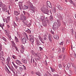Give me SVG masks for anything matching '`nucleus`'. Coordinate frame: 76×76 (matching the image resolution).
Returning <instances> with one entry per match:
<instances>
[{
  "mask_svg": "<svg viewBox=\"0 0 76 76\" xmlns=\"http://www.w3.org/2000/svg\"><path fill=\"white\" fill-rule=\"evenodd\" d=\"M22 62L24 63V64H26L27 63V60L25 58H23L21 59V60Z\"/></svg>",
  "mask_w": 76,
  "mask_h": 76,
  "instance_id": "nucleus-6",
  "label": "nucleus"
},
{
  "mask_svg": "<svg viewBox=\"0 0 76 76\" xmlns=\"http://www.w3.org/2000/svg\"><path fill=\"white\" fill-rule=\"evenodd\" d=\"M5 31H6V32H5V34L6 35H7H7L9 34H7V31L6 30H5Z\"/></svg>",
  "mask_w": 76,
  "mask_h": 76,
  "instance_id": "nucleus-57",
  "label": "nucleus"
},
{
  "mask_svg": "<svg viewBox=\"0 0 76 76\" xmlns=\"http://www.w3.org/2000/svg\"><path fill=\"white\" fill-rule=\"evenodd\" d=\"M47 4L48 5V6L49 7H50V8H52V6H51L50 2L49 1H47Z\"/></svg>",
  "mask_w": 76,
  "mask_h": 76,
  "instance_id": "nucleus-9",
  "label": "nucleus"
},
{
  "mask_svg": "<svg viewBox=\"0 0 76 76\" xmlns=\"http://www.w3.org/2000/svg\"><path fill=\"white\" fill-rule=\"evenodd\" d=\"M12 64L14 66V67H15V69H18V66H17L16 65H15V63H14V62H13V61L12 62Z\"/></svg>",
  "mask_w": 76,
  "mask_h": 76,
  "instance_id": "nucleus-16",
  "label": "nucleus"
},
{
  "mask_svg": "<svg viewBox=\"0 0 76 76\" xmlns=\"http://www.w3.org/2000/svg\"><path fill=\"white\" fill-rule=\"evenodd\" d=\"M2 39H3V40L5 41H6V39L5 38H4V37H2Z\"/></svg>",
  "mask_w": 76,
  "mask_h": 76,
  "instance_id": "nucleus-47",
  "label": "nucleus"
},
{
  "mask_svg": "<svg viewBox=\"0 0 76 76\" xmlns=\"http://www.w3.org/2000/svg\"><path fill=\"white\" fill-rule=\"evenodd\" d=\"M38 38H39V40H40V41H41L42 40V38H41V37L40 36H38Z\"/></svg>",
  "mask_w": 76,
  "mask_h": 76,
  "instance_id": "nucleus-33",
  "label": "nucleus"
},
{
  "mask_svg": "<svg viewBox=\"0 0 76 76\" xmlns=\"http://www.w3.org/2000/svg\"><path fill=\"white\" fill-rule=\"evenodd\" d=\"M29 39H33L34 38V36L31 35H29Z\"/></svg>",
  "mask_w": 76,
  "mask_h": 76,
  "instance_id": "nucleus-26",
  "label": "nucleus"
},
{
  "mask_svg": "<svg viewBox=\"0 0 76 76\" xmlns=\"http://www.w3.org/2000/svg\"><path fill=\"white\" fill-rule=\"evenodd\" d=\"M53 10L55 13H56V8H53Z\"/></svg>",
  "mask_w": 76,
  "mask_h": 76,
  "instance_id": "nucleus-49",
  "label": "nucleus"
},
{
  "mask_svg": "<svg viewBox=\"0 0 76 76\" xmlns=\"http://www.w3.org/2000/svg\"><path fill=\"white\" fill-rule=\"evenodd\" d=\"M39 49H40V51H41L42 50V48H41V47H39Z\"/></svg>",
  "mask_w": 76,
  "mask_h": 76,
  "instance_id": "nucleus-56",
  "label": "nucleus"
},
{
  "mask_svg": "<svg viewBox=\"0 0 76 76\" xmlns=\"http://www.w3.org/2000/svg\"><path fill=\"white\" fill-rule=\"evenodd\" d=\"M1 55V56H3V52L2 51L1 52V53H0V56Z\"/></svg>",
  "mask_w": 76,
  "mask_h": 76,
  "instance_id": "nucleus-53",
  "label": "nucleus"
},
{
  "mask_svg": "<svg viewBox=\"0 0 76 76\" xmlns=\"http://www.w3.org/2000/svg\"><path fill=\"white\" fill-rule=\"evenodd\" d=\"M19 14H20V12H19V11H14V15L16 16H18L19 15Z\"/></svg>",
  "mask_w": 76,
  "mask_h": 76,
  "instance_id": "nucleus-10",
  "label": "nucleus"
},
{
  "mask_svg": "<svg viewBox=\"0 0 76 76\" xmlns=\"http://www.w3.org/2000/svg\"><path fill=\"white\" fill-rule=\"evenodd\" d=\"M63 66H64V67H65L66 66L65 65V64H64V63H63Z\"/></svg>",
  "mask_w": 76,
  "mask_h": 76,
  "instance_id": "nucleus-63",
  "label": "nucleus"
},
{
  "mask_svg": "<svg viewBox=\"0 0 76 76\" xmlns=\"http://www.w3.org/2000/svg\"><path fill=\"white\" fill-rule=\"evenodd\" d=\"M28 4L29 6H30V7H31L32 6H33L32 4L31 3V2H29Z\"/></svg>",
  "mask_w": 76,
  "mask_h": 76,
  "instance_id": "nucleus-35",
  "label": "nucleus"
},
{
  "mask_svg": "<svg viewBox=\"0 0 76 76\" xmlns=\"http://www.w3.org/2000/svg\"><path fill=\"white\" fill-rule=\"evenodd\" d=\"M58 66L60 69H61V68L62 67V65H61V64H59L58 65Z\"/></svg>",
  "mask_w": 76,
  "mask_h": 76,
  "instance_id": "nucleus-43",
  "label": "nucleus"
},
{
  "mask_svg": "<svg viewBox=\"0 0 76 76\" xmlns=\"http://www.w3.org/2000/svg\"><path fill=\"white\" fill-rule=\"evenodd\" d=\"M35 74L36 75H38V76H42V75H41V73H40L39 71H38V72H36L35 73Z\"/></svg>",
  "mask_w": 76,
  "mask_h": 76,
  "instance_id": "nucleus-14",
  "label": "nucleus"
},
{
  "mask_svg": "<svg viewBox=\"0 0 76 76\" xmlns=\"http://www.w3.org/2000/svg\"><path fill=\"white\" fill-rule=\"evenodd\" d=\"M2 50V45H1V44H0V51H1Z\"/></svg>",
  "mask_w": 76,
  "mask_h": 76,
  "instance_id": "nucleus-38",
  "label": "nucleus"
},
{
  "mask_svg": "<svg viewBox=\"0 0 76 76\" xmlns=\"http://www.w3.org/2000/svg\"><path fill=\"white\" fill-rule=\"evenodd\" d=\"M15 48L16 50V51H19V50H18V48L17 47H15Z\"/></svg>",
  "mask_w": 76,
  "mask_h": 76,
  "instance_id": "nucleus-55",
  "label": "nucleus"
},
{
  "mask_svg": "<svg viewBox=\"0 0 76 76\" xmlns=\"http://www.w3.org/2000/svg\"><path fill=\"white\" fill-rule=\"evenodd\" d=\"M25 31L28 32V33H30L31 30L28 28H27V30H25Z\"/></svg>",
  "mask_w": 76,
  "mask_h": 76,
  "instance_id": "nucleus-27",
  "label": "nucleus"
},
{
  "mask_svg": "<svg viewBox=\"0 0 76 76\" xmlns=\"http://www.w3.org/2000/svg\"><path fill=\"white\" fill-rule=\"evenodd\" d=\"M23 8L24 10H26L28 9V7L27 6H26V5H24V6L23 7Z\"/></svg>",
  "mask_w": 76,
  "mask_h": 76,
  "instance_id": "nucleus-20",
  "label": "nucleus"
},
{
  "mask_svg": "<svg viewBox=\"0 0 76 76\" xmlns=\"http://www.w3.org/2000/svg\"><path fill=\"white\" fill-rule=\"evenodd\" d=\"M15 41L16 42H19V39H18L17 38V37L15 36Z\"/></svg>",
  "mask_w": 76,
  "mask_h": 76,
  "instance_id": "nucleus-15",
  "label": "nucleus"
},
{
  "mask_svg": "<svg viewBox=\"0 0 76 76\" xmlns=\"http://www.w3.org/2000/svg\"><path fill=\"white\" fill-rule=\"evenodd\" d=\"M53 16H52L51 15L49 17V20H50L52 21V20H53Z\"/></svg>",
  "mask_w": 76,
  "mask_h": 76,
  "instance_id": "nucleus-28",
  "label": "nucleus"
},
{
  "mask_svg": "<svg viewBox=\"0 0 76 76\" xmlns=\"http://www.w3.org/2000/svg\"><path fill=\"white\" fill-rule=\"evenodd\" d=\"M62 52L64 53V50H65V48L64 47H63L62 48Z\"/></svg>",
  "mask_w": 76,
  "mask_h": 76,
  "instance_id": "nucleus-48",
  "label": "nucleus"
},
{
  "mask_svg": "<svg viewBox=\"0 0 76 76\" xmlns=\"http://www.w3.org/2000/svg\"><path fill=\"white\" fill-rule=\"evenodd\" d=\"M7 36L9 38V40L10 41H11L12 40V37H11V36H10L9 34H7Z\"/></svg>",
  "mask_w": 76,
  "mask_h": 76,
  "instance_id": "nucleus-25",
  "label": "nucleus"
},
{
  "mask_svg": "<svg viewBox=\"0 0 76 76\" xmlns=\"http://www.w3.org/2000/svg\"><path fill=\"white\" fill-rule=\"evenodd\" d=\"M22 22L23 25L24 26L27 25V24L28 23V21L26 20L25 21H22Z\"/></svg>",
  "mask_w": 76,
  "mask_h": 76,
  "instance_id": "nucleus-5",
  "label": "nucleus"
},
{
  "mask_svg": "<svg viewBox=\"0 0 76 76\" xmlns=\"http://www.w3.org/2000/svg\"><path fill=\"white\" fill-rule=\"evenodd\" d=\"M31 74H32V75H34V72L33 71H32L31 72Z\"/></svg>",
  "mask_w": 76,
  "mask_h": 76,
  "instance_id": "nucleus-61",
  "label": "nucleus"
},
{
  "mask_svg": "<svg viewBox=\"0 0 76 76\" xmlns=\"http://www.w3.org/2000/svg\"><path fill=\"white\" fill-rule=\"evenodd\" d=\"M70 66H71V64H70V63H68L67 64V66L66 67L67 69H69V67H70Z\"/></svg>",
  "mask_w": 76,
  "mask_h": 76,
  "instance_id": "nucleus-17",
  "label": "nucleus"
},
{
  "mask_svg": "<svg viewBox=\"0 0 76 76\" xmlns=\"http://www.w3.org/2000/svg\"><path fill=\"white\" fill-rule=\"evenodd\" d=\"M45 19H46V20L47 21V22H48V18L47 17L45 18Z\"/></svg>",
  "mask_w": 76,
  "mask_h": 76,
  "instance_id": "nucleus-59",
  "label": "nucleus"
},
{
  "mask_svg": "<svg viewBox=\"0 0 76 76\" xmlns=\"http://www.w3.org/2000/svg\"><path fill=\"white\" fill-rule=\"evenodd\" d=\"M58 7L60 10H61V11H62L63 10V8H62L60 5H58Z\"/></svg>",
  "mask_w": 76,
  "mask_h": 76,
  "instance_id": "nucleus-19",
  "label": "nucleus"
},
{
  "mask_svg": "<svg viewBox=\"0 0 76 76\" xmlns=\"http://www.w3.org/2000/svg\"><path fill=\"white\" fill-rule=\"evenodd\" d=\"M48 7L47 6H44L43 7H42L41 8V10L45 14L47 15H50V12L48 10Z\"/></svg>",
  "mask_w": 76,
  "mask_h": 76,
  "instance_id": "nucleus-1",
  "label": "nucleus"
},
{
  "mask_svg": "<svg viewBox=\"0 0 76 76\" xmlns=\"http://www.w3.org/2000/svg\"><path fill=\"white\" fill-rule=\"evenodd\" d=\"M53 76H60L58 75H53Z\"/></svg>",
  "mask_w": 76,
  "mask_h": 76,
  "instance_id": "nucleus-64",
  "label": "nucleus"
},
{
  "mask_svg": "<svg viewBox=\"0 0 76 76\" xmlns=\"http://www.w3.org/2000/svg\"><path fill=\"white\" fill-rule=\"evenodd\" d=\"M15 19L16 20V21H18L19 20V17H16Z\"/></svg>",
  "mask_w": 76,
  "mask_h": 76,
  "instance_id": "nucleus-42",
  "label": "nucleus"
},
{
  "mask_svg": "<svg viewBox=\"0 0 76 76\" xmlns=\"http://www.w3.org/2000/svg\"><path fill=\"white\" fill-rule=\"evenodd\" d=\"M35 60L36 61H37V60H38V61H39V59L38 58H35Z\"/></svg>",
  "mask_w": 76,
  "mask_h": 76,
  "instance_id": "nucleus-58",
  "label": "nucleus"
},
{
  "mask_svg": "<svg viewBox=\"0 0 76 76\" xmlns=\"http://www.w3.org/2000/svg\"><path fill=\"white\" fill-rule=\"evenodd\" d=\"M31 24L30 23H29L28 24H27V26H28V27H30L31 26Z\"/></svg>",
  "mask_w": 76,
  "mask_h": 76,
  "instance_id": "nucleus-39",
  "label": "nucleus"
},
{
  "mask_svg": "<svg viewBox=\"0 0 76 76\" xmlns=\"http://www.w3.org/2000/svg\"><path fill=\"white\" fill-rule=\"evenodd\" d=\"M12 57L13 58H14V59H16L17 57H16V56H15V55H13L12 56Z\"/></svg>",
  "mask_w": 76,
  "mask_h": 76,
  "instance_id": "nucleus-34",
  "label": "nucleus"
},
{
  "mask_svg": "<svg viewBox=\"0 0 76 76\" xmlns=\"http://www.w3.org/2000/svg\"><path fill=\"white\" fill-rule=\"evenodd\" d=\"M19 69L20 70V71H23V68L20 67H19Z\"/></svg>",
  "mask_w": 76,
  "mask_h": 76,
  "instance_id": "nucleus-31",
  "label": "nucleus"
},
{
  "mask_svg": "<svg viewBox=\"0 0 76 76\" xmlns=\"http://www.w3.org/2000/svg\"><path fill=\"white\" fill-rule=\"evenodd\" d=\"M69 73H70V74H72V71H73V69H72V68H71L70 69H69Z\"/></svg>",
  "mask_w": 76,
  "mask_h": 76,
  "instance_id": "nucleus-30",
  "label": "nucleus"
},
{
  "mask_svg": "<svg viewBox=\"0 0 76 76\" xmlns=\"http://www.w3.org/2000/svg\"><path fill=\"white\" fill-rule=\"evenodd\" d=\"M9 68L10 70L13 73H14V75H15V69H14L13 66H9Z\"/></svg>",
  "mask_w": 76,
  "mask_h": 76,
  "instance_id": "nucleus-4",
  "label": "nucleus"
},
{
  "mask_svg": "<svg viewBox=\"0 0 76 76\" xmlns=\"http://www.w3.org/2000/svg\"><path fill=\"white\" fill-rule=\"evenodd\" d=\"M23 52H24V49L21 50H20V53H21V54L23 53Z\"/></svg>",
  "mask_w": 76,
  "mask_h": 76,
  "instance_id": "nucleus-41",
  "label": "nucleus"
},
{
  "mask_svg": "<svg viewBox=\"0 0 76 76\" xmlns=\"http://www.w3.org/2000/svg\"><path fill=\"white\" fill-rule=\"evenodd\" d=\"M16 61L18 62L20 64H22V63H21V62L18 60H17Z\"/></svg>",
  "mask_w": 76,
  "mask_h": 76,
  "instance_id": "nucleus-29",
  "label": "nucleus"
},
{
  "mask_svg": "<svg viewBox=\"0 0 76 76\" xmlns=\"http://www.w3.org/2000/svg\"><path fill=\"white\" fill-rule=\"evenodd\" d=\"M2 19L4 22H6V19L5 18H4L3 17H2Z\"/></svg>",
  "mask_w": 76,
  "mask_h": 76,
  "instance_id": "nucleus-54",
  "label": "nucleus"
},
{
  "mask_svg": "<svg viewBox=\"0 0 76 76\" xmlns=\"http://www.w3.org/2000/svg\"><path fill=\"white\" fill-rule=\"evenodd\" d=\"M29 41L32 44H33V43H34V38L29 39Z\"/></svg>",
  "mask_w": 76,
  "mask_h": 76,
  "instance_id": "nucleus-21",
  "label": "nucleus"
},
{
  "mask_svg": "<svg viewBox=\"0 0 76 76\" xmlns=\"http://www.w3.org/2000/svg\"><path fill=\"white\" fill-rule=\"evenodd\" d=\"M40 19L42 21H43L45 19V16H41Z\"/></svg>",
  "mask_w": 76,
  "mask_h": 76,
  "instance_id": "nucleus-13",
  "label": "nucleus"
},
{
  "mask_svg": "<svg viewBox=\"0 0 76 76\" xmlns=\"http://www.w3.org/2000/svg\"><path fill=\"white\" fill-rule=\"evenodd\" d=\"M53 37L54 39L56 40H58V36L57 35H55L53 36Z\"/></svg>",
  "mask_w": 76,
  "mask_h": 76,
  "instance_id": "nucleus-11",
  "label": "nucleus"
},
{
  "mask_svg": "<svg viewBox=\"0 0 76 76\" xmlns=\"http://www.w3.org/2000/svg\"><path fill=\"white\" fill-rule=\"evenodd\" d=\"M7 12L8 14V15H10V13H9V10H8L7 11Z\"/></svg>",
  "mask_w": 76,
  "mask_h": 76,
  "instance_id": "nucleus-62",
  "label": "nucleus"
},
{
  "mask_svg": "<svg viewBox=\"0 0 76 76\" xmlns=\"http://www.w3.org/2000/svg\"><path fill=\"white\" fill-rule=\"evenodd\" d=\"M23 44H25L26 42V39L25 38H23L21 41Z\"/></svg>",
  "mask_w": 76,
  "mask_h": 76,
  "instance_id": "nucleus-7",
  "label": "nucleus"
},
{
  "mask_svg": "<svg viewBox=\"0 0 76 76\" xmlns=\"http://www.w3.org/2000/svg\"><path fill=\"white\" fill-rule=\"evenodd\" d=\"M27 19V18L25 16H23L22 17H21L20 18V20H26Z\"/></svg>",
  "mask_w": 76,
  "mask_h": 76,
  "instance_id": "nucleus-8",
  "label": "nucleus"
},
{
  "mask_svg": "<svg viewBox=\"0 0 76 76\" xmlns=\"http://www.w3.org/2000/svg\"><path fill=\"white\" fill-rule=\"evenodd\" d=\"M43 25L44 26H47V24L45 23H43Z\"/></svg>",
  "mask_w": 76,
  "mask_h": 76,
  "instance_id": "nucleus-44",
  "label": "nucleus"
},
{
  "mask_svg": "<svg viewBox=\"0 0 76 76\" xmlns=\"http://www.w3.org/2000/svg\"><path fill=\"white\" fill-rule=\"evenodd\" d=\"M47 38H46V37H45L44 38V40H45V41H46V40H47Z\"/></svg>",
  "mask_w": 76,
  "mask_h": 76,
  "instance_id": "nucleus-60",
  "label": "nucleus"
},
{
  "mask_svg": "<svg viewBox=\"0 0 76 76\" xmlns=\"http://www.w3.org/2000/svg\"><path fill=\"white\" fill-rule=\"evenodd\" d=\"M48 38H49V39L50 41V42H52V39H51V38H52L51 36L49 35Z\"/></svg>",
  "mask_w": 76,
  "mask_h": 76,
  "instance_id": "nucleus-18",
  "label": "nucleus"
},
{
  "mask_svg": "<svg viewBox=\"0 0 76 76\" xmlns=\"http://www.w3.org/2000/svg\"><path fill=\"white\" fill-rule=\"evenodd\" d=\"M50 32H51L52 34H53V35L54 34H55L54 33V31H53L51 30Z\"/></svg>",
  "mask_w": 76,
  "mask_h": 76,
  "instance_id": "nucleus-51",
  "label": "nucleus"
},
{
  "mask_svg": "<svg viewBox=\"0 0 76 76\" xmlns=\"http://www.w3.org/2000/svg\"><path fill=\"white\" fill-rule=\"evenodd\" d=\"M37 45H41V43L39 42V41L37 40Z\"/></svg>",
  "mask_w": 76,
  "mask_h": 76,
  "instance_id": "nucleus-23",
  "label": "nucleus"
},
{
  "mask_svg": "<svg viewBox=\"0 0 76 76\" xmlns=\"http://www.w3.org/2000/svg\"><path fill=\"white\" fill-rule=\"evenodd\" d=\"M0 60H2V61H4V57H3L2 56H1L0 57Z\"/></svg>",
  "mask_w": 76,
  "mask_h": 76,
  "instance_id": "nucleus-24",
  "label": "nucleus"
},
{
  "mask_svg": "<svg viewBox=\"0 0 76 76\" xmlns=\"http://www.w3.org/2000/svg\"><path fill=\"white\" fill-rule=\"evenodd\" d=\"M21 48H22V49H23V50L25 49V47H24V46H23V45H21Z\"/></svg>",
  "mask_w": 76,
  "mask_h": 76,
  "instance_id": "nucleus-37",
  "label": "nucleus"
},
{
  "mask_svg": "<svg viewBox=\"0 0 76 76\" xmlns=\"http://www.w3.org/2000/svg\"><path fill=\"white\" fill-rule=\"evenodd\" d=\"M3 3L1 2V1H0V7H1L2 6Z\"/></svg>",
  "mask_w": 76,
  "mask_h": 76,
  "instance_id": "nucleus-40",
  "label": "nucleus"
},
{
  "mask_svg": "<svg viewBox=\"0 0 76 76\" xmlns=\"http://www.w3.org/2000/svg\"><path fill=\"white\" fill-rule=\"evenodd\" d=\"M12 45H13V46H15V43L13 41H11Z\"/></svg>",
  "mask_w": 76,
  "mask_h": 76,
  "instance_id": "nucleus-32",
  "label": "nucleus"
},
{
  "mask_svg": "<svg viewBox=\"0 0 76 76\" xmlns=\"http://www.w3.org/2000/svg\"><path fill=\"white\" fill-rule=\"evenodd\" d=\"M71 32H72V34H73V33H74V31L73 30V29H72L71 30Z\"/></svg>",
  "mask_w": 76,
  "mask_h": 76,
  "instance_id": "nucleus-50",
  "label": "nucleus"
},
{
  "mask_svg": "<svg viewBox=\"0 0 76 76\" xmlns=\"http://www.w3.org/2000/svg\"><path fill=\"white\" fill-rule=\"evenodd\" d=\"M50 68L51 69V71L52 72H56V70L54 68H52L51 67H50Z\"/></svg>",
  "mask_w": 76,
  "mask_h": 76,
  "instance_id": "nucleus-22",
  "label": "nucleus"
},
{
  "mask_svg": "<svg viewBox=\"0 0 76 76\" xmlns=\"http://www.w3.org/2000/svg\"><path fill=\"white\" fill-rule=\"evenodd\" d=\"M23 69L24 70H26V66H24V65H23Z\"/></svg>",
  "mask_w": 76,
  "mask_h": 76,
  "instance_id": "nucleus-45",
  "label": "nucleus"
},
{
  "mask_svg": "<svg viewBox=\"0 0 76 76\" xmlns=\"http://www.w3.org/2000/svg\"><path fill=\"white\" fill-rule=\"evenodd\" d=\"M69 1L71 4H72L73 2V1H72V0H69Z\"/></svg>",
  "mask_w": 76,
  "mask_h": 76,
  "instance_id": "nucleus-46",
  "label": "nucleus"
},
{
  "mask_svg": "<svg viewBox=\"0 0 76 76\" xmlns=\"http://www.w3.org/2000/svg\"><path fill=\"white\" fill-rule=\"evenodd\" d=\"M72 4L75 6V7H76V4L75 3L73 2V3Z\"/></svg>",
  "mask_w": 76,
  "mask_h": 76,
  "instance_id": "nucleus-52",
  "label": "nucleus"
},
{
  "mask_svg": "<svg viewBox=\"0 0 76 76\" xmlns=\"http://www.w3.org/2000/svg\"><path fill=\"white\" fill-rule=\"evenodd\" d=\"M10 57H8L7 58V64H9V62H10Z\"/></svg>",
  "mask_w": 76,
  "mask_h": 76,
  "instance_id": "nucleus-12",
  "label": "nucleus"
},
{
  "mask_svg": "<svg viewBox=\"0 0 76 76\" xmlns=\"http://www.w3.org/2000/svg\"><path fill=\"white\" fill-rule=\"evenodd\" d=\"M63 41H62L60 43H59V45H63Z\"/></svg>",
  "mask_w": 76,
  "mask_h": 76,
  "instance_id": "nucleus-36",
  "label": "nucleus"
},
{
  "mask_svg": "<svg viewBox=\"0 0 76 76\" xmlns=\"http://www.w3.org/2000/svg\"><path fill=\"white\" fill-rule=\"evenodd\" d=\"M61 25V23L60 22H55L54 23L53 29L54 30H57V29L60 27Z\"/></svg>",
  "mask_w": 76,
  "mask_h": 76,
  "instance_id": "nucleus-2",
  "label": "nucleus"
},
{
  "mask_svg": "<svg viewBox=\"0 0 76 76\" xmlns=\"http://www.w3.org/2000/svg\"><path fill=\"white\" fill-rule=\"evenodd\" d=\"M30 11L31 13H35L36 11V8L31 6L30 7Z\"/></svg>",
  "mask_w": 76,
  "mask_h": 76,
  "instance_id": "nucleus-3",
  "label": "nucleus"
}]
</instances>
